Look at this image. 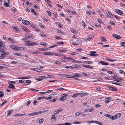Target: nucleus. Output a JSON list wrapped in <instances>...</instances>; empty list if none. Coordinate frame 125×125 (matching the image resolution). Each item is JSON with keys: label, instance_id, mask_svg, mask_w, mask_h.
I'll return each instance as SVG.
<instances>
[{"label": "nucleus", "instance_id": "11", "mask_svg": "<svg viewBox=\"0 0 125 125\" xmlns=\"http://www.w3.org/2000/svg\"><path fill=\"white\" fill-rule=\"evenodd\" d=\"M22 22L23 24L26 25H29L30 24V22L26 20H23Z\"/></svg>", "mask_w": 125, "mask_h": 125}, {"label": "nucleus", "instance_id": "48", "mask_svg": "<svg viewBox=\"0 0 125 125\" xmlns=\"http://www.w3.org/2000/svg\"><path fill=\"white\" fill-rule=\"evenodd\" d=\"M85 63L89 64H92L93 63L92 62L89 61H85Z\"/></svg>", "mask_w": 125, "mask_h": 125}, {"label": "nucleus", "instance_id": "60", "mask_svg": "<svg viewBox=\"0 0 125 125\" xmlns=\"http://www.w3.org/2000/svg\"><path fill=\"white\" fill-rule=\"evenodd\" d=\"M4 5L5 6L7 7H9L10 6L8 4V3H7L6 2H4Z\"/></svg>", "mask_w": 125, "mask_h": 125}, {"label": "nucleus", "instance_id": "44", "mask_svg": "<svg viewBox=\"0 0 125 125\" xmlns=\"http://www.w3.org/2000/svg\"><path fill=\"white\" fill-rule=\"evenodd\" d=\"M29 89L31 90V91H39V90H37L36 89H34L33 88H29Z\"/></svg>", "mask_w": 125, "mask_h": 125}, {"label": "nucleus", "instance_id": "37", "mask_svg": "<svg viewBox=\"0 0 125 125\" xmlns=\"http://www.w3.org/2000/svg\"><path fill=\"white\" fill-rule=\"evenodd\" d=\"M81 115V113L79 112H77L75 113V116H77L79 115Z\"/></svg>", "mask_w": 125, "mask_h": 125}, {"label": "nucleus", "instance_id": "58", "mask_svg": "<svg viewBox=\"0 0 125 125\" xmlns=\"http://www.w3.org/2000/svg\"><path fill=\"white\" fill-rule=\"evenodd\" d=\"M64 42H57V44H63Z\"/></svg>", "mask_w": 125, "mask_h": 125}, {"label": "nucleus", "instance_id": "41", "mask_svg": "<svg viewBox=\"0 0 125 125\" xmlns=\"http://www.w3.org/2000/svg\"><path fill=\"white\" fill-rule=\"evenodd\" d=\"M75 74V76L76 77H81L82 76V75L81 74H77V73H74Z\"/></svg>", "mask_w": 125, "mask_h": 125}, {"label": "nucleus", "instance_id": "45", "mask_svg": "<svg viewBox=\"0 0 125 125\" xmlns=\"http://www.w3.org/2000/svg\"><path fill=\"white\" fill-rule=\"evenodd\" d=\"M71 31L73 33H76V30L73 28H72L71 30Z\"/></svg>", "mask_w": 125, "mask_h": 125}, {"label": "nucleus", "instance_id": "63", "mask_svg": "<svg viewBox=\"0 0 125 125\" xmlns=\"http://www.w3.org/2000/svg\"><path fill=\"white\" fill-rule=\"evenodd\" d=\"M121 45L122 46H123L124 47H125V45H124V44H125V42H121Z\"/></svg>", "mask_w": 125, "mask_h": 125}, {"label": "nucleus", "instance_id": "54", "mask_svg": "<svg viewBox=\"0 0 125 125\" xmlns=\"http://www.w3.org/2000/svg\"><path fill=\"white\" fill-rule=\"evenodd\" d=\"M109 22L111 24H112L113 25H115V23L112 21H110Z\"/></svg>", "mask_w": 125, "mask_h": 125}, {"label": "nucleus", "instance_id": "26", "mask_svg": "<svg viewBox=\"0 0 125 125\" xmlns=\"http://www.w3.org/2000/svg\"><path fill=\"white\" fill-rule=\"evenodd\" d=\"M51 120H52V119L53 120V121H56V118L54 115H53L52 116L51 119Z\"/></svg>", "mask_w": 125, "mask_h": 125}, {"label": "nucleus", "instance_id": "32", "mask_svg": "<svg viewBox=\"0 0 125 125\" xmlns=\"http://www.w3.org/2000/svg\"><path fill=\"white\" fill-rule=\"evenodd\" d=\"M30 78V76L29 77H19L18 78L19 79H29Z\"/></svg>", "mask_w": 125, "mask_h": 125}, {"label": "nucleus", "instance_id": "30", "mask_svg": "<svg viewBox=\"0 0 125 125\" xmlns=\"http://www.w3.org/2000/svg\"><path fill=\"white\" fill-rule=\"evenodd\" d=\"M6 47L3 44L0 43V48H1L3 49H5V48Z\"/></svg>", "mask_w": 125, "mask_h": 125}, {"label": "nucleus", "instance_id": "1", "mask_svg": "<svg viewBox=\"0 0 125 125\" xmlns=\"http://www.w3.org/2000/svg\"><path fill=\"white\" fill-rule=\"evenodd\" d=\"M48 110H44L41 111H39L35 112L32 113L28 114L27 115L28 116H33L35 115L40 114L43 113L47 112Z\"/></svg>", "mask_w": 125, "mask_h": 125}, {"label": "nucleus", "instance_id": "53", "mask_svg": "<svg viewBox=\"0 0 125 125\" xmlns=\"http://www.w3.org/2000/svg\"><path fill=\"white\" fill-rule=\"evenodd\" d=\"M25 82L26 83H29V84L31 83V81L29 80H26V81Z\"/></svg>", "mask_w": 125, "mask_h": 125}, {"label": "nucleus", "instance_id": "17", "mask_svg": "<svg viewBox=\"0 0 125 125\" xmlns=\"http://www.w3.org/2000/svg\"><path fill=\"white\" fill-rule=\"evenodd\" d=\"M59 75H62V76H64V75L66 77H67L68 78H72V76H70V75H66L65 74H59Z\"/></svg>", "mask_w": 125, "mask_h": 125}, {"label": "nucleus", "instance_id": "43", "mask_svg": "<svg viewBox=\"0 0 125 125\" xmlns=\"http://www.w3.org/2000/svg\"><path fill=\"white\" fill-rule=\"evenodd\" d=\"M40 51H46L48 50V49L47 48H41L39 49Z\"/></svg>", "mask_w": 125, "mask_h": 125}, {"label": "nucleus", "instance_id": "28", "mask_svg": "<svg viewBox=\"0 0 125 125\" xmlns=\"http://www.w3.org/2000/svg\"><path fill=\"white\" fill-rule=\"evenodd\" d=\"M64 67L65 68H66V69L70 68L72 69H73V67L72 66H65Z\"/></svg>", "mask_w": 125, "mask_h": 125}, {"label": "nucleus", "instance_id": "31", "mask_svg": "<svg viewBox=\"0 0 125 125\" xmlns=\"http://www.w3.org/2000/svg\"><path fill=\"white\" fill-rule=\"evenodd\" d=\"M40 45L44 46H46L47 45V44L45 42H43L41 43Z\"/></svg>", "mask_w": 125, "mask_h": 125}, {"label": "nucleus", "instance_id": "27", "mask_svg": "<svg viewBox=\"0 0 125 125\" xmlns=\"http://www.w3.org/2000/svg\"><path fill=\"white\" fill-rule=\"evenodd\" d=\"M13 111L12 110H10L8 111L7 116H9L12 112Z\"/></svg>", "mask_w": 125, "mask_h": 125}, {"label": "nucleus", "instance_id": "7", "mask_svg": "<svg viewBox=\"0 0 125 125\" xmlns=\"http://www.w3.org/2000/svg\"><path fill=\"white\" fill-rule=\"evenodd\" d=\"M1 55L4 58L5 56L6 55H9L10 53L9 52H6L5 51L4 52H2V53H1Z\"/></svg>", "mask_w": 125, "mask_h": 125}, {"label": "nucleus", "instance_id": "16", "mask_svg": "<svg viewBox=\"0 0 125 125\" xmlns=\"http://www.w3.org/2000/svg\"><path fill=\"white\" fill-rule=\"evenodd\" d=\"M10 85L8 86V87L14 89L15 88V86L13 84L10 83H9Z\"/></svg>", "mask_w": 125, "mask_h": 125}, {"label": "nucleus", "instance_id": "52", "mask_svg": "<svg viewBox=\"0 0 125 125\" xmlns=\"http://www.w3.org/2000/svg\"><path fill=\"white\" fill-rule=\"evenodd\" d=\"M98 21L100 24H103V22L102 21L99 19H97Z\"/></svg>", "mask_w": 125, "mask_h": 125}, {"label": "nucleus", "instance_id": "64", "mask_svg": "<svg viewBox=\"0 0 125 125\" xmlns=\"http://www.w3.org/2000/svg\"><path fill=\"white\" fill-rule=\"evenodd\" d=\"M31 102L30 101H28L26 104L27 106H29L30 105V104L31 103Z\"/></svg>", "mask_w": 125, "mask_h": 125}, {"label": "nucleus", "instance_id": "24", "mask_svg": "<svg viewBox=\"0 0 125 125\" xmlns=\"http://www.w3.org/2000/svg\"><path fill=\"white\" fill-rule=\"evenodd\" d=\"M46 98V97H45V96L40 97L38 98L37 99V100H39L41 99H45Z\"/></svg>", "mask_w": 125, "mask_h": 125}, {"label": "nucleus", "instance_id": "3", "mask_svg": "<svg viewBox=\"0 0 125 125\" xmlns=\"http://www.w3.org/2000/svg\"><path fill=\"white\" fill-rule=\"evenodd\" d=\"M38 43L36 42H31L29 43H27L25 44L26 46H31L33 45H37Z\"/></svg>", "mask_w": 125, "mask_h": 125}, {"label": "nucleus", "instance_id": "33", "mask_svg": "<svg viewBox=\"0 0 125 125\" xmlns=\"http://www.w3.org/2000/svg\"><path fill=\"white\" fill-rule=\"evenodd\" d=\"M31 12L33 13L35 15H36L37 14V13L35 11V10L33 9H31Z\"/></svg>", "mask_w": 125, "mask_h": 125}, {"label": "nucleus", "instance_id": "57", "mask_svg": "<svg viewBox=\"0 0 125 125\" xmlns=\"http://www.w3.org/2000/svg\"><path fill=\"white\" fill-rule=\"evenodd\" d=\"M71 13L73 15H75L76 14V12L74 10L72 12H71Z\"/></svg>", "mask_w": 125, "mask_h": 125}, {"label": "nucleus", "instance_id": "12", "mask_svg": "<svg viewBox=\"0 0 125 125\" xmlns=\"http://www.w3.org/2000/svg\"><path fill=\"white\" fill-rule=\"evenodd\" d=\"M112 78L115 79H116L121 81H123V79L121 78V77H117L115 76H112Z\"/></svg>", "mask_w": 125, "mask_h": 125}, {"label": "nucleus", "instance_id": "42", "mask_svg": "<svg viewBox=\"0 0 125 125\" xmlns=\"http://www.w3.org/2000/svg\"><path fill=\"white\" fill-rule=\"evenodd\" d=\"M13 54L14 55H17L18 56H22V55L21 54H20L19 53H14Z\"/></svg>", "mask_w": 125, "mask_h": 125}, {"label": "nucleus", "instance_id": "56", "mask_svg": "<svg viewBox=\"0 0 125 125\" xmlns=\"http://www.w3.org/2000/svg\"><path fill=\"white\" fill-rule=\"evenodd\" d=\"M94 109L93 108H91L90 109H89V111L90 112H91L94 111Z\"/></svg>", "mask_w": 125, "mask_h": 125}, {"label": "nucleus", "instance_id": "36", "mask_svg": "<svg viewBox=\"0 0 125 125\" xmlns=\"http://www.w3.org/2000/svg\"><path fill=\"white\" fill-rule=\"evenodd\" d=\"M121 116V114L120 113L117 114L116 115V116L117 118H119Z\"/></svg>", "mask_w": 125, "mask_h": 125}, {"label": "nucleus", "instance_id": "4", "mask_svg": "<svg viewBox=\"0 0 125 125\" xmlns=\"http://www.w3.org/2000/svg\"><path fill=\"white\" fill-rule=\"evenodd\" d=\"M10 47L14 51H16L17 50V46L13 45H10Z\"/></svg>", "mask_w": 125, "mask_h": 125}, {"label": "nucleus", "instance_id": "22", "mask_svg": "<svg viewBox=\"0 0 125 125\" xmlns=\"http://www.w3.org/2000/svg\"><path fill=\"white\" fill-rule=\"evenodd\" d=\"M22 40H24L25 41H26L25 42H30V41H29V39L27 37H25L24 38H23L22 39Z\"/></svg>", "mask_w": 125, "mask_h": 125}, {"label": "nucleus", "instance_id": "46", "mask_svg": "<svg viewBox=\"0 0 125 125\" xmlns=\"http://www.w3.org/2000/svg\"><path fill=\"white\" fill-rule=\"evenodd\" d=\"M43 121V119H41L39 120V122L40 124L42 123Z\"/></svg>", "mask_w": 125, "mask_h": 125}, {"label": "nucleus", "instance_id": "6", "mask_svg": "<svg viewBox=\"0 0 125 125\" xmlns=\"http://www.w3.org/2000/svg\"><path fill=\"white\" fill-rule=\"evenodd\" d=\"M93 36L92 35H90L86 37L85 38V40L86 41H90L93 39Z\"/></svg>", "mask_w": 125, "mask_h": 125}, {"label": "nucleus", "instance_id": "51", "mask_svg": "<svg viewBox=\"0 0 125 125\" xmlns=\"http://www.w3.org/2000/svg\"><path fill=\"white\" fill-rule=\"evenodd\" d=\"M54 63L55 64L58 65L60 64L61 63V62L58 61H55Z\"/></svg>", "mask_w": 125, "mask_h": 125}, {"label": "nucleus", "instance_id": "49", "mask_svg": "<svg viewBox=\"0 0 125 125\" xmlns=\"http://www.w3.org/2000/svg\"><path fill=\"white\" fill-rule=\"evenodd\" d=\"M75 60L74 59H73L72 58H71L70 57V59L69 61L73 62H75Z\"/></svg>", "mask_w": 125, "mask_h": 125}, {"label": "nucleus", "instance_id": "10", "mask_svg": "<svg viewBox=\"0 0 125 125\" xmlns=\"http://www.w3.org/2000/svg\"><path fill=\"white\" fill-rule=\"evenodd\" d=\"M115 10V12L121 15L123 14V11L121 10L118 9H116Z\"/></svg>", "mask_w": 125, "mask_h": 125}, {"label": "nucleus", "instance_id": "55", "mask_svg": "<svg viewBox=\"0 0 125 125\" xmlns=\"http://www.w3.org/2000/svg\"><path fill=\"white\" fill-rule=\"evenodd\" d=\"M67 99V98L66 97H62L61 98H60L61 100L62 101H64Z\"/></svg>", "mask_w": 125, "mask_h": 125}, {"label": "nucleus", "instance_id": "8", "mask_svg": "<svg viewBox=\"0 0 125 125\" xmlns=\"http://www.w3.org/2000/svg\"><path fill=\"white\" fill-rule=\"evenodd\" d=\"M106 13L107 15L111 18H113V16L112 14L110 12L108 11H107L106 12Z\"/></svg>", "mask_w": 125, "mask_h": 125}, {"label": "nucleus", "instance_id": "62", "mask_svg": "<svg viewBox=\"0 0 125 125\" xmlns=\"http://www.w3.org/2000/svg\"><path fill=\"white\" fill-rule=\"evenodd\" d=\"M82 25L84 27L85 26V23L83 21H82Z\"/></svg>", "mask_w": 125, "mask_h": 125}, {"label": "nucleus", "instance_id": "15", "mask_svg": "<svg viewBox=\"0 0 125 125\" xmlns=\"http://www.w3.org/2000/svg\"><path fill=\"white\" fill-rule=\"evenodd\" d=\"M108 88L110 90H112L113 91H117V89L116 88L113 87H109Z\"/></svg>", "mask_w": 125, "mask_h": 125}, {"label": "nucleus", "instance_id": "5", "mask_svg": "<svg viewBox=\"0 0 125 125\" xmlns=\"http://www.w3.org/2000/svg\"><path fill=\"white\" fill-rule=\"evenodd\" d=\"M90 53V54H88V55L92 56H95L97 55V54H95L96 52L95 51H91Z\"/></svg>", "mask_w": 125, "mask_h": 125}, {"label": "nucleus", "instance_id": "59", "mask_svg": "<svg viewBox=\"0 0 125 125\" xmlns=\"http://www.w3.org/2000/svg\"><path fill=\"white\" fill-rule=\"evenodd\" d=\"M71 123H66L63 124V125H71Z\"/></svg>", "mask_w": 125, "mask_h": 125}, {"label": "nucleus", "instance_id": "23", "mask_svg": "<svg viewBox=\"0 0 125 125\" xmlns=\"http://www.w3.org/2000/svg\"><path fill=\"white\" fill-rule=\"evenodd\" d=\"M12 27L13 29L15 30V31H17V32H19L20 31L19 30L18 28L17 27H16L15 26H12Z\"/></svg>", "mask_w": 125, "mask_h": 125}, {"label": "nucleus", "instance_id": "9", "mask_svg": "<svg viewBox=\"0 0 125 125\" xmlns=\"http://www.w3.org/2000/svg\"><path fill=\"white\" fill-rule=\"evenodd\" d=\"M112 36L115 38L117 39H120L121 38L120 36L115 34H114Z\"/></svg>", "mask_w": 125, "mask_h": 125}, {"label": "nucleus", "instance_id": "35", "mask_svg": "<svg viewBox=\"0 0 125 125\" xmlns=\"http://www.w3.org/2000/svg\"><path fill=\"white\" fill-rule=\"evenodd\" d=\"M4 93L2 91L0 92V97H3L4 96Z\"/></svg>", "mask_w": 125, "mask_h": 125}, {"label": "nucleus", "instance_id": "34", "mask_svg": "<svg viewBox=\"0 0 125 125\" xmlns=\"http://www.w3.org/2000/svg\"><path fill=\"white\" fill-rule=\"evenodd\" d=\"M8 41H11L13 43H15V41L14 40L11 38H9L8 39Z\"/></svg>", "mask_w": 125, "mask_h": 125}, {"label": "nucleus", "instance_id": "25", "mask_svg": "<svg viewBox=\"0 0 125 125\" xmlns=\"http://www.w3.org/2000/svg\"><path fill=\"white\" fill-rule=\"evenodd\" d=\"M85 67L86 68H90V69H93V66L88 65H86Z\"/></svg>", "mask_w": 125, "mask_h": 125}, {"label": "nucleus", "instance_id": "38", "mask_svg": "<svg viewBox=\"0 0 125 125\" xmlns=\"http://www.w3.org/2000/svg\"><path fill=\"white\" fill-rule=\"evenodd\" d=\"M101 39L102 42H106L107 41L106 39H105L103 37H102Z\"/></svg>", "mask_w": 125, "mask_h": 125}, {"label": "nucleus", "instance_id": "14", "mask_svg": "<svg viewBox=\"0 0 125 125\" xmlns=\"http://www.w3.org/2000/svg\"><path fill=\"white\" fill-rule=\"evenodd\" d=\"M104 62L103 61H100L99 63H100L102 64L103 65H108L109 64L107 62Z\"/></svg>", "mask_w": 125, "mask_h": 125}, {"label": "nucleus", "instance_id": "29", "mask_svg": "<svg viewBox=\"0 0 125 125\" xmlns=\"http://www.w3.org/2000/svg\"><path fill=\"white\" fill-rule=\"evenodd\" d=\"M73 67L75 68H81V67L79 65H77L76 64H75L73 66Z\"/></svg>", "mask_w": 125, "mask_h": 125}, {"label": "nucleus", "instance_id": "19", "mask_svg": "<svg viewBox=\"0 0 125 125\" xmlns=\"http://www.w3.org/2000/svg\"><path fill=\"white\" fill-rule=\"evenodd\" d=\"M54 52H47L46 55H54Z\"/></svg>", "mask_w": 125, "mask_h": 125}, {"label": "nucleus", "instance_id": "61", "mask_svg": "<svg viewBox=\"0 0 125 125\" xmlns=\"http://www.w3.org/2000/svg\"><path fill=\"white\" fill-rule=\"evenodd\" d=\"M60 51L61 52H65L67 51V50H60Z\"/></svg>", "mask_w": 125, "mask_h": 125}, {"label": "nucleus", "instance_id": "13", "mask_svg": "<svg viewBox=\"0 0 125 125\" xmlns=\"http://www.w3.org/2000/svg\"><path fill=\"white\" fill-rule=\"evenodd\" d=\"M26 49V47H19L17 46V51H21L25 50Z\"/></svg>", "mask_w": 125, "mask_h": 125}, {"label": "nucleus", "instance_id": "21", "mask_svg": "<svg viewBox=\"0 0 125 125\" xmlns=\"http://www.w3.org/2000/svg\"><path fill=\"white\" fill-rule=\"evenodd\" d=\"M39 77L40 78V79L42 80H43L44 79H47L48 78L47 77L43 76H40Z\"/></svg>", "mask_w": 125, "mask_h": 125}, {"label": "nucleus", "instance_id": "18", "mask_svg": "<svg viewBox=\"0 0 125 125\" xmlns=\"http://www.w3.org/2000/svg\"><path fill=\"white\" fill-rule=\"evenodd\" d=\"M22 28L27 32H29L30 31L28 30L24 26L22 27Z\"/></svg>", "mask_w": 125, "mask_h": 125}, {"label": "nucleus", "instance_id": "20", "mask_svg": "<svg viewBox=\"0 0 125 125\" xmlns=\"http://www.w3.org/2000/svg\"><path fill=\"white\" fill-rule=\"evenodd\" d=\"M63 110L62 109H60L56 111H55V112H56L55 113H54V114H57L59 112H62L63 111Z\"/></svg>", "mask_w": 125, "mask_h": 125}, {"label": "nucleus", "instance_id": "47", "mask_svg": "<svg viewBox=\"0 0 125 125\" xmlns=\"http://www.w3.org/2000/svg\"><path fill=\"white\" fill-rule=\"evenodd\" d=\"M30 52L32 54H35L36 53L37 51H32L31 50H30Z\"/></svg>", "mask_w": 125, "mask_h": 125}, {"label": "nucleus", "instance_id": "39", "mask_svg": "<svg viewBox=\"0 0 125 125\" xmlns=\"http://www.w3.org/2000/svg\"><path fill=\"white\" fill-rule=\"evenodd\" d=\"M45 1L51 7V5L49 4V3H50L51 2L50 0H45Z\"/></svg>", "mask_w": 125, "mask_h": 125}, {"label": "nucleus", "instance_id": "50", "mask_svg": "<svg viewBox=\"0 0 125 125\" xmlns=\"http://www.w3.org/2000/svg\"><path fill=\"white\" fill-rule=\"evenodd\" d=\"M54 55H55L57 56H62V55L61 54L59 53H56L55 52H54Z\"/></svg>", "mask_w": 125, "mask_h": 125}, {"label": "nucleus", "instance_id": "2", "mask_svg": "<svg viewBox=\"0 0 125 125\" xmlns=\"http://www.w3.org/2000/svg\"><path fill=\"white\" fill-rule=\"evenodd\" d=\"M87 94L84 93H77L74 94L73 96V97H75L78 95H83L85 96L87 95Z\"/></svg>", "mask_w": 125, "mask_h": 125}, {"label": "nucleus", "instance_id": "40", "mask_svg": "<svg viewBox=\"0 0 125 125\" xmlns=\"http://www.w3.org/2000/svg\"><path fill=\"white\" fill-rule=\"evenodd\" d=\"M35 71L37 72H41L43 70L40 69L36 68V70H35Z\"/></svg>", "mask_w": 125, "mask_h": 125}]
</instances>
